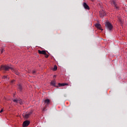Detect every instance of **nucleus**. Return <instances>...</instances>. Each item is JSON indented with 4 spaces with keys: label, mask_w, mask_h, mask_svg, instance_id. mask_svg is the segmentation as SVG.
Wrapping results in <instances>:
<instances>
[{
    "label": "nucleus",
    "mask_w": 127,
    "mask_h": 127,
    "mask_svg": "<svg viewBox=\"0 0 127 127\" xmlns=\"http://www.w3.org/2000/svg\"><path fill=\"white\" fill-rule=\"evenodd\" d=\"M30 124V122L28 121H25L23 123V127H28Z\"/></svg>",
    "instance_id": "nucleus-4"
},
{
    "label": "nucleus",
    "mask_w": 127,
    "mask_h": 127,
    "mask_svg": "<svg viewBox=\"0 0 127 127\" xmlns=\"http://www.w3.org/2000/svg\"><path fill=\"white\" fill-rule=\"evenodd\" d=\"M51 85H52L53 86H54V87H55V80H52L51 82Z\"/></svg>",
    "instance_id": "nucleus-13"
},
{
    "label": "nucleus",
    "mask_w": 127,
    "mask_h": 127,
    "mask_svg": "<svg viewBox=\"0 0 127 127\" xmlns=\"http://www.w3.org/2000/svg\"><path fill=\"white\" fill-rule=\"evenodd\" d=\"M105 26L108 30H112L113 29V25L109 22H106Z\"/></svg>",
    "instance_id": "nucleus-2"
},
{
    "label": "nucleus",
    "mask_w": 127,
    "mask_h": 127,
    "mask_svg": "<svg viewBox=\"0 0 127 127\" xmlns=\"http://www.w3.org/2000/svg\"><path fill=\"white\" fill-rule=\"evenodd\" d=\"M57 70V65H54V68H53V70L54 71H56Z\"/></svg>",
    "instance_id": "nucleus-15"
},
{
    "label": "nucleus",
    "mask_w": 127,
    "mask_h": 127,
    "mask_svg": "<svg viewBox=\"0 0 127 127\" xmlns=\"http://www.w3.org/2000/svg\"><path fill=\"white\" fill-rule=\"evenodd\" d=\"M18 103L20 105H22V100L21 99L18 100Z\"/></svg>",
    "instance_id": "nucleus-14"
},
{
    "label": "nucleus",
    "mask_w": 127,
    "mask_h": 127,
    "mask_svg": "<svg viewBox=\"0 0 127 127\" xmlns=\"http://www.w3.org/2000/svg\"><path fill=\"white\" fill-rule=\"evenodd\" d=\"M44 55H45V57L46 58H48V57H49V55H47L46 53V54H45Z\"/></svg>",
    "instance_id": "nucleus-19"
},
{
    "label": "nucleus",
    "mask_w": 127,
    "mask_h": 127,
    "mask_svg": "<svg viewBox=\"0 0 127 127\" xmlns=\"http://www.w3.org/2000/svg\"><path fill=\"white\" fill-rule=\"evenodd\" d=\"M10 69L13 72H14L16 75H19L18 71L13 69V68L8 65H1L0 68V70H5V71H8Z\"/></svg>",
    "instance_id": "nucleus-1"
},
{
    "label": "nucleus",
    "mask_w": 127,
    "mask_h": 127,
    "mask_svg": "<svg viewBox=\"0 0 127 127\" xmlns=\"http://www.w3.org/2000/svg\"><path fill=\"white\" fill-rule=\"evenodd\" d=\"M45 104H47V105H49L50 104V100L47 99L44 100Z\"/></svg>",
    "instance_id": "nucleus-10"
},
{
    "label": "nucleus",
    "mask_w": 127,
    "mask_h": 127,
    "mask_svg": "<svg viewBox=\"0 0 127 127\" xmlns=\"http://www.w3.org/2000/svg\"><path fill=\"white\" fill-rule=\"evenodd\" d=\"M12 101L14 103H18V100L17 99H12Z\"/></svg>",
    "instance_id": "nucleus-16"
},
{
    "label": "nucleus",
    "mask_w": 127,
    "mask_h": 127,
    "mask_svg": "<svg viewBox=\"0 0 127 127\" xmlns=\"http://www.w3.org/2000/svg\"><path fill=\"white\" fill-rule=\"evenodd\" d=\"M111 4H114V5H116L117 4V2H116V1H115L114 0H111Z\"/></svg>",
    "instance_id": "nucleus-11"
},
{
    "label": "nucleus",
    "mask_w": 127,
    "mask_h": 127,
    "mask_svg": "<svg viewBox=\"0 0 127 127\" xmlns=\"http://www.w3.org/2000/svg\"><path fill=\"white\" fill-rule=\"evenodd\" d=\"M114 6L117 9V10L119 9V6H118L117 4L115 5Z\"/></svg>",
    "instance_id": "nucleus-17"
},
{
    "label": "nucleus",
    "mask_w": 127,
    "mask_h": 127,
    "mask_svg": "<svg viewBox=\"0 0 127 127\" xmlns=\"http://www.w3.org/2000/svg\"><path fill=\"white\" fill-rule=\"evenodd\" d=\"M13 82H14V80H12V81H11V84H13Z\"/></svg>",
    "instance_id": "nucleus-23"
},
{
    "label": "nucleus",
    "mask_w": 127,
    "mask_h": 127,
    "mask_svg": "<svg viewBox=\"0 0 127 127\" xmlns=\"http://www.w3.org/2000/svg\"><path fill=\"white\" fill-rule=\"evenodd\" d=\"M54 77H56V75H54Z\"/></svg>",
    "instance_id": "nucleus-26"
},
{
    "label": "nucleus",
    "mask_w": 127,
    "mask_h": 127,
    "mask_svg": "<svg viewBox=\"0 0 127 127\" xmlns=\"http://www.w3.org/2000/svg\"><path fill=\"white\" fill-rule=\"evenodd\" d=\"M32 114V112H30L28 113H23V117L24 119H28L29 117Z\"/></svg>",
    "instance_id": "nucleus-3"
},
{
    "label": "nucleus",
    "mask_w": 127,
    "mask_h": 127,
    "mask_svg": "<svg viewBox=\"0 0 127 127\" xmlns=\"http://www.w3.org/2000/svg\"><path fill=\"white\" fill-rule=\"evenodd\" d=\"M18 88L20 90V91H21V90H22V86L20 84H18Z\"/></svg>",
    "instance_id": "nucleus-12"
},
{
    "label": "nucleus",
    "mask_w": 127,
    "mask_h": 127,
    "mask_svg": "<svg viewBox=\"0 0 127 127\" xmlns=\"http://www.w3.org/2000/svg\"><path fill=\"white\" fill-rule=\"evenodd\" d=\"M7 78V76H5V75H4L3 77H2V79H6Z\"/></svg>",
    "instance_id": "nucleus-20"
},
{
    "label": "nucleus",
    "mask_w": 127,
    "mask_h": 127,
    "mask_svg": "<svg viewBox=\"0 0 127 127\" xmlns=\"http://www.w3.org/2000/svg\"><path fill=\"white\" fill-rule=\"evenodd\" d=\"M95 26L98 29H100V30H103L101 28V24H96Z\"/></svg>",
    "instance_id": "nucleus-7"
},
{
    "label": "nucleus",
    "mask_w": 127,
    "mask_h": 127,
    "mask_svg": "<svg viewBox=\"0 0 127 127\" xmlns=\"http://www.w3.org/2000/svg\"><path fill=\"white\" fill-rule=\"evenodd\" d=\"M118 19H119L120 22H122V19H121V18L119 17V18H118Z\"/></svg>",
    "instance_id": "nucleus-21"
},
{
    "label": "nucleus",
    "mask_w": 127,
    "mask_h": 127,
    "mask_svg": "<svg viewBox=\"0 0 127 127\" xmlns=\"http://www.w3.org/2000/svg\"><path fill=\"white\" fill-rule=\"evenodd\" d=\"M83 7L85 9H90V7H89V5L87 4L86 2H84L83 3Z\"/></svg>",
    "instance_id": "nucleus-6"
},
{
    "label": "nucleus",
    "mask_w": 127,
    "mask_h": 127,
    "mask_svg": "<svg viewBox=\"0 0 127 127\" xmlns=\"http://www.w3.org/2000/svg\"><path fill=\"white\" fill-rule=\"evenodd\" d=\"M3 51H4V50H2L1 53H2V52H3Z\"/></svg>",
    "instance_id": "nucleus-25"
},
{
    "label": "nucleus",
    "mask_w": 127,
    "mask_h": 127,
    "mask_svg": "<svg viewBox=\"0 0 127 127\" xmlns=\"http://www.w3.org/2000/svg\"><path fill=\"white\" fill-rule=\"evenodd\" d=\"M38 53L39 54H43V55H44L45 54H46V51L38 50Z\"/></svg>",
    "instance_id": "nucleus-8"
},
{
    "label": "nucleus",
    "mask_w": 127,
    "mask_h": 127,
    "mask_svg": "<svg viewBox=\"0 0 127 127\" xmlns=\"http://www.w3.org/2000/svg\"><path fill=\"white\" fill-rule=\"evenodd\" d=\"M58 85H59V87H61V86H68V83H59Z\"/></svg>",
    "instance_id": "nucleus-9"
},
{
    "label": "nucleus",
    "mask_w": 127,
    "mask_h": 127,
    "mask_svg": "<svg viewBox=\"0 0 127 127\" xmlns=\"http://www.w3.org/2000/svg\"><path fill=\"white\" fill-rule=\"evenodd\" d=\"M100 17H104V16H106V12L104 10H102L100 11Z\"/></svg>",
    "instance_id": "nucleus-5"
},
{
    "label": "nucleus",
    "mask_w": 127,
    "mask_h": 127,
    "mask_svg": "<svg viewBox=\"0 0 127 127\" xmlns=\"http://www.w3.org/2000/svg\"><path fill=\"white\" fill-rule=\"evenodd\" d=\"M45 109H46V108L45 107V108L43 109V111H45Z\"/></svg>",
    "instance_id": "nucleus-24"
},
{
    "label": "nucleus",
    "mask_w": 127,
    "mask_h": 127,
    "mask_svg": "<svg viewBox=\"0 0 127 127\" xmlns=\"http://www.w3.org/2000/svg\"><path fill=\"white\" fill-rule=\"evenodd\" d=\"M3 112V109H1L0 111V113H2Z\"/></svg>",
    "instance_id": "nucleus-22"
},
{
    "label": "nucleus",
    "mask_w": 127,
    "mask_h": 127,
    "mask_svg": "<svg viewBox=\"0 0 127 127\" xmlns=\"http://www.w3.org/2000/svg\"><path fill=\"white\" fill-rule=\"evenodd\" d=\"M32 74H33V75H35V73H36V70H32Z\"/></svg>",
    "instance_id": "nucleus-18"
}]
</instances>
